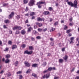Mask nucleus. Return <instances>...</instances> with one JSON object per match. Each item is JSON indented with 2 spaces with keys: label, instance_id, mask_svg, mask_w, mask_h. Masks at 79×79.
I'll use <instances>...</instances> for the list:
<instances>
[{
  "label": "nucleus",
  "instance_id": "f257e3e1",
  "mask_svg": "<svg viewBox=\"0 0 79 79\" xmlns=\"http://www.w3.org/2000/svg\"><path fill=\"white\" fill-rule=\"evenodd\" d=\"M45 3V2H43L42 1H40L37 3L36 5H37L39 8H41L42 6H41V5H42V4H43Z\"/></svg>",
  "mask_w": 79,
  "mask_h": 79
},
{
  "label": "nucleus",
  "instance_id": "f03ea898",
  "mask_svg": "<svg viewBox=\"0 0 79 79\" xmlns=\"http://www.w3.org/2000/svg\"><path fill=\"white\" fill-rule=\"evenodd\" d=\"M73 7L75 8H77V2L76 0L74 1Z\"/></svg>",
  "mask_w": 79,
  "mask_h": 79
},
{
  "label": "nucleus",
  "instance_id": "7ed1b4c3",
  "mask_svg": "<svg viewBox=\"0 0 79 79\" xmlns=\"http://www.w3.org/2000/svg\"><path fill=\"white\" fill-rule=\"evenodd\" d=\"M34 2L33 0H31L30 1V2L28 3V5L30 6H32L34 5Z\"/></svg>",
  "mask_w": 79,
  "mask_h": 79
},
{
  "label": "nucleus",
  "instance_id": "20e7f679",
  "mask_svg": "<svg viewBox=\"0 0 79 79\" xmlns=\"http://www.w3.org/2000/svg\"><path fill=\"white\" fill-rule=\"evenodd\" d=\"M67 3L69 6H70L71 7H74L73 5H74V4L72 2H67Z\"/></svg>",
  "mask_w": 79,
  "mask_h": 79
},
{
  "label": "nucleus",
  "instance_id": "39448f33",
  "mask_svg": "<svg viewBox=\"0 0 79 79\" xmlns=\"http://www.w3.org/2000/svg\"><path fill=\"white\" fill-rule=\"evenodd\" d=\"M24 64L25 66L27 67H30V65H31V64L28 63L27 62L25 61Z\"/></svg>",
  "mask_w": 79,
  "mask_h": 79
},
{
  "label": "nucleus",
  "instance_id": "423d86ee",
  "mask_svg": "<svg viewBox=\"0 0 79 79\" xmlns=\"http://www.w3.org/2000/svg\"><path fill=\"white\" fill-rule=\"evenodd\" d=\"M36 24L37 26H38L39 27H42L43 26L42 23H38L37 22H36Z\"/></svg>",
  "mask_w": 79,
  "mask_h": 79
},
{
  "label": "nucleus",
  "instance_id": "0eeeda50",
  "mask_svg": "<svg viewBox=\"0 0 79 79\" xmlns=\"http://www.w3.org/2000/svg\"><path fill=\"white\" fill-rule=\"evenodd\" d=\"M26 31L24 30H22L21 31V33L22 35H24L25 34H26Z\"/></svg>",
  "mask_w": 79,
  "mask_h": 79
},
{
  "label": "nucleus",
  "instance_id": "6e6552de",
  "mask_svg": "<svg viewBox=\"0 0 79 79\" xmlns=\"http://www.w3.org/2000/svg\"><path fill=\"white\" fill-rule=\"evenodd\" d=\"M68 58V56L67 55H65L64 57H63V59L65 61H66Z\"/></svg>",
  "mask_w": 79,
  "mask_h": 79
},
{
  "label": "nucleus",
  "instance_id": "1a4fd4ad",
  "mask_svg": "<svg viewBox=\"0 0 79 79\" xmlns=\"http://www.w3.org/2000/svg\"><path fill=\"white\" fill-rule=\"evenodd\" d=\"M49 13H50L49 12L45 11H44L43 12V14H44V15H48V14H49Z\"/></svg>",
  "mask_w": 79,
  "mask_h": 79
},
{
  "label": "nucleus",
  "instance_id": "9d476101",
  "mask_svg": "<svg viewBox=\"0 0 79 79\" xmlns=\"http://www.w3.org/2000/svg\"><path fill=\"white\" fill-rule=\"evenodd\" d=\"M74 39V37H72L70 38L71 41L70 42V44H72L73 42V40Z\"/></svg>",
  "mask_w": 79,
  "mask_h": 79
},
{
  "label": "nucleus",
  "instance_id": "9b49d317",
  "mask_svg": "<svg viewBox=\"0 0 79 79\" xmlns=\"http://www.w3.org/2000/svg\"><path fill=\"white\" fill-rule=\"evenodd\" d=\"M10 62V59H6V60H5V63H8Z\"/></svg>",
  "mask_w": 79,
  "mask_h": 79
},
{
  "label": "nucleus",
  "instance_id": "f8f14e48",
  "mask_svg": "<svg viewBox=\"0 0 79 79\" xmlns=\"http://www.w3.org/2000/svg\"><path fill=\"white\" fill-rule=\"evenodd\" d=\"M13 15H14V12H12L11 13V14H10L9 15V17H10V18H12V16H13Z\"/></svg>",
  "mask_w": 79,
  "mask_h": 79
},
{
  "label": "nucleus",
  "instance_id": "ddd939ff",
  "mask_svg": "<svg viewBox=\"0 0 79 79\" xmlns=\"http://www.w3.org/2000/svg\"><path fill=\"white\" fill-rule=\"evenodd\" d=\"M38 65V64H34L32 65V66L34 67V68H36V67H37Z\"/></svg>",
  "mask_w": 79,
  "mask_h": 79
},
{
  "label": "nucleus",
  "instance_id": "4468645a",
  "mask_svg": "<svg viewBox=\"0 0 79 79\" xmlns=\"http://www.w3.org/2000/svg\"><path fill=\"white\" fill-rule=\"evenodd\" d=\"M18 26H15L13 28V30L14 31L16 30V29L18 30Z\"/></svg>",
  "mask_w": 79,
  "mask_h": 79
},
{
  "label": "nucleus",
  "instance_id": "2eb2a0df",
  "mask_svg": "<svg viewBox=\"0 0 79 79\" xmlns=\"http://www.w3.org/2000/svg\"><path fill=\"white\" fill-rule=\"evenodd\" d=\"M59 63H62L63 62V60L62 59H60L59 60Z\"/></svg>",
  "mask_w": 79,
  "mask_h": 79
},
{
  "label": "nucleus",
  "instance_id": "dca6fc26",
  "mask_svg": "<svg viewBox=\"0 0 79 79\" xmlns=\"http://www.w3.org/2000/svg\"><path fill=\"white\" fill-rule=\"evenodd\" d=\"M50 74L47 73L46 75V79H48L50 77Z\"/></svg>",
  "mask_w": 79,
  "mask_h": 79
},
{
  "label": "nucleus",
  "instance_id": "f3484780",
  "mask_svg": "<svg viewBox=\"0 0 79 79\" xmlns=\"http://www.w3.org/2000/svg\"><path fill=\"white\" fill-rule=\"evenodd\" d=\"M5 58H6V59H8V58H10V55L7 54V55H6Z\"/></svg>",
  "mask_w": 79,
  "mask_h": 79
},
{
  "label": "nucleus",
  "instance_id": "a211bd4d",
  "mask_svg": "<svg viewBox=\"0 0 79 79\" xmlns=\"http://www.w3.org/2000/svg\"><path fill=\"white\" fill-rule=\"evenodd\" d=\"M19 34V31L18 30H17L15 32V34L16 35H17L18 34Z\"/></svg>",
  "mask_w": 79,
  "mask_h": 79
},
{
  "label": "nucleus",
  "instance_id": "6ab92c4d",
  "mask_svg": "<svg viewBox=\"0 0 79 79\" xmlns=\"http://www.w3.org/2000/svg\"><path fill=\"white\" fill-rule=\"evenodd\" d=\"M32 76H33L35 77L36 78H37V75L35 74V73H33L32 74Z\"/></svg>",
  "mask_w": 79,
  "mask_h": 79
},
{
  "label": "nucleus",
  "instance_id": "aec40b11",
  "mask_svg": "<svg viewBox=\"0 0 79 79\" xmlns=\"http://www.w3.org/2000/svg\"><path fill=\"white\" fill-rule=\"evenodd\" d=\"M16 47H17V46L16 45H13L12 47V50H14V49H15V48H16Z\"/></svg>",
  "mask_w": 79,
  "mask_h": 79
},
{
  "label": "nucleus",
  "instance_id": "412c9836",
  "mask_svg": "<svg viewBox=\"0 0 79 79\" xmlns=\"http://www.w3.org/2000/svg\"><path fill=\"white\" fill-rule=\"evenodd\" d=\"M3 6L4 7V6H7L8 5V3H3Z\"/></svg>",
  "mask_w": 79,
  "mask_h": 79
},
{
  "label": "nucleus",
  "instance_id": "4be33fe9",
  "mask_svg": "<svg viewBox=\"0 0 79 79\" xmlns=\"http://www.w3.org/2000/svg\"><path fill=\"white\" fill-rule=\"evenodd\" d=\"M68 28V26H66V25H64V30H66Z\"/></svg>",
  "mask_w": 79,
  "mask_h": 79
},
{
  "label": "nucleus",
  "instance_id": "5701e85b",
  "mask_svg": "<svg viewBox=\"0 0 79 79\" xmlns=\"http://www.w3.org/2000/svg\"><path fill=\"white\" fill-rule=\"evenodd\" d=\"M16 18L17 19H19L20 18V15H18L17 16H16Z\"/></svg>",
  "mask_w": 79,
  "mask_h": 79
},
{
  "label": "nucleus",
  "instance_id": "b1692460",
  "mask_svg": "<svg viewBox=\"0 0 79 79\" xmlns=\"http://www.w3.org/2000/svg\"><path fill=\"white\" fill-rule=\"evenodd\" d=\"M29 50H32L33 49V47L32 46H29Z\"/></svg>",
  "mask_w": 79,
  "mask_h": 79
},
{
  "label": "nucleus",
  "instance_id": "393cba45",
  "mask_svg": "<svg viewBox=\"0 0 79 79\" xmlns=\"http://www.w3.org/2000/svg\"><path fill=\"white\" fill-rule=\"evenodd\" d=\"M30 16H34V15H35V13L33 12L30 14Z\"/></svg>",
  "mask_w": 79,
  "mask_h": 79
},
{
  "label": "nucleus",
  "instance_id": "a878e982",
  "mask_svg": "<svg viewBox=\"0 0 79 79\" xmlns=\"http://www.w3.org/2000/svg\"><path fill=\"white\" fill-rule=\"evenodd\" d=\"M7 76V77H10V76H11V73H8L6 74Z\"/></svg>",
  "mask_w": 79,
  "mask_h": 79
},
{
  "label": "nucleus",
  "instance_id": "bb28decb",
  "mask_svg": "<svg viewBox=\"0 0 79 79\" xmlns=\"http://www.w3.org/2000/svg\"><path fill=\"white\" fill-rule=\"evenodd\" d=\"M24 54H28V50H27L24 52Z\"/></svg>",
  "mask_w": 79,
  "mask_h": 79
},
{
  "label": "nucleus",
  "instance_id": "cd10ccee",
  "mask_svg": "<svg viewBox=\"0 0 79 79\" xmlns=\"http://www.w3.org/2000/svg\"><path fill=\"white\" fill-rule=\"evenodd\" d=\"M52 70V67H49L48 68V71H51Z\"/></svg>",
  "mask_w": 79,
  "mask_h": 79
},
{
  "label": "nucleus",
  "instance_id": "c85d7f7f",
  "mask_svg": "<svg viewBox=\"0 0 79 79\" xmlns=\"http://www.w3.org/2000/svg\"><path fill=\"white\" fill-rule=\"evenodd\" d=\"M15 66H17L18 65V61H16L15 62Z\"/></svg>",
  "mask_w": 79,
  "mask_h": 79
},
{
  "label": "nucleus",
  "instance_id": "c756f323",
  "mask_svg": "<svg viewBox=\"0 0 79 79\" xmlns=\"http://www.w3.org/2000/svg\"><path fill=\"white\" fill-rule=\"evenodd\" d=\"M21 47L22 48H24L25 47H26V44H23L21 45Z\"/></svg>",
  "mask_w": 79,
  "mask_h": 79
},
{
  "label": "nucleus",
  "instance_id": "7c9ffc66",
  "mask_svg": "<svg viewBox=\"0 0 79 79\" xmlns=\"http://www.w3.org/2000/svg\"><path fill=\"white\" fill-rule=\"evenodd\" d=\"M31 27H30L28 29V32H31Z\"/></svg>",
  "mask_w": 79,
  "mask_h": 79
},
{
  "label": "nucleus",
  "instance_id": "2f4dec72",
  "mask_svg": "<svg viewBox=\"0 0 79 79\" xmlns=\"http://www.w3.org/2000/svg\"><path fill=\"white\" fill-rule=\"evenodd\" d=\"M33 52L32 51H30L29 52L28 51V55H31Z\"/></svg>",
  "mask_w": 79,
  "mask_h": 79
},
{
  "label": "nucleus",
  "instance_id": "473e14b6",
  "mask_svg": "<svg viewBox=\"0 0 79 79\" xmlns=\"http://www.w3.org/2000/svg\"><path fill=\"white\" fill-rule=\"evenodd\" d=\"M23 2L24 4H26V3H28V1L23 0Z\"/></svg>",
  "mask_w": 79,
  "mask_h": 79
},
{
  "label": "nucleus",
  "instance_id": "72a5a7b5",
  "mask_svg": "<svg viewBox=\"0 0 79 79\" xmlns=\"http://www.w3.org/2000/svg\"><path fill=\"white\" fill-rule=\"evenodd\" d=\"M30 69H28V70L27 71V72L26 73V74H28V73H30Z\"/></svg>",
  "mask_w": 79,
  "mask_h": 79
},
{
  "label": "nucleus",
  "instance_id": "f704fd0d",
  "mask_svg": "<svg viewBox=\"0 0 79 79\" xmlns=\"http://www.w3.org/2000/svg\"><path fill=\"white\" fill-rule=\"evenodd\" d=\"M71 32V30H69L66 31V33H67V34H69V32Z\"/></svg>",
  "mask_w": 79,
  "mask_h": 79
},
{
  "label": "nucleus",
  "instance_id": "c9c22d12",
  "mask_svg": "<svg viewBox=\"0 0 79 79\" xmlns=\"http://www.w3.org/2000/svg\"><path fill=\"white\" fill-rule=\"evenodd\" d=\"M43 64V66H46V65H47V63L45 62L43 64Z\"/></svg>",
  "mask_w": 79,
  "mask_h": 79
},
{
  "label": "nucleus",
  "instance_id": "e433bc0d",
  "mask_svg": "<svg viewBox=\"0 0 79 79\" xmlns=\"http://www.w3.org/2000/svg\"><path fill=\"white\" fill-rule=\"evenodd\" d=\"M36 39H41V37H40V36H38L37 37H36Z\"/></svg>",
  "mask_w": 79,
  "mask_h": 79
},
{
  "label": "nucleus",
  "instance_id": "4c0bfd02",
  "mask_svg": "<svg viewBox=\"0 0 79 79\" xmlns=\"http://www.w3.org/2000/svg\"><path fill=\"white\" fill-rule=\"evenodd\" d=\"M8 43L9 45H11L12 44V42L11 41H9Z\"/></svg>",
  "mask_w": 79,
  "mask_h": 79
},
{
  "label": "nucleus",
  "instance_id": "58836bf2",
  "mask_svg": "<svg viewBox=\"0 0 79 79\" xmlns=\"http://www.w3.org/2000/svg\"><path fill=\"white\" fill-rule=\"evenodd\" d=\"M37 21H41V18L40 17H38L37 18Z\"/></svg>",
  "mask_w": 79,
  "mask_h": 79
},
{
  "label": "nucleus",
  "instance_id": "ea45409f",
  "mask_svg": "<svg viewBox=\"0 0 79 79\" xmlns=\"http://www.w3.org/2000/svg\"><path fill=\"white\" fill-rule=\"evenodd\" d=\"M48 10L49 11H52V10H53V8L52 7H50L49 8Z\"/></svg>",
  "mask_w": 79,
  "mask_h": 79
},
{
  "label": "nucleus",
  "instance_id": "a19ab883",
  "mask_svg": "<svg viewBox=\"0 0 79 79\" xmlns=\"http://www.w3.org/2000/svg\"><path fill=\"white\" fill-rule=\"evenodd\" d=\"M58 22H55V23H54V25L55 26H56V25H58Z\"/></svg>",
  "mask_w": 79,
  "mask_h": 79
},
{
  "label": "nucleus",
  "instance_id": "79ce46f5",
  "mask_svg": "<svg viewBox=\"0 0 79 79\" xmlns=\"http://www.w3.org/2000/svg\"><path fill=\"white\" fill-rule=\"evenodd\" d=\"M21 29H22V27L20 26H18V30H21Z\"/></svg>",
  "mask_w": 79,
  "mask_h": 79
},
{
  "label": "nucleus",
  "instance_id": "37998d69",
  "mask_svg": "<svg viewBox=\"0 0 79 79\" xmlns=\"http://www.w3.org/2000/svg\"><path fill=\"white\" fill-rule=\"evenodd\" d=\"M38 31H39V32H41V31H42V29H40V28H39L38 29Z\"/></svg>",
  "mask_w": 79,
  "mask_h": 79
},
{
  "label": "nucleus",
  "instance_id": "c03bdc74",
  "mask_svg": "<svg viewBox=\"0 0 79 79\" xmlns=\"http://www.w3.org/2000/svg\"><path fill=\"white\" fill-rule=\"evenodd\" d=\"M5 23H6V24L8 23V20H6L5 21Z\"/></svg>",
  "mask_w": 79,
  "mask_h": 79
},
{
  "label": "nucleus",
  "instance_id": "a18cd8bd",
  "mask_svg": "<svg viewBox=\"0 0 79 79\" xmlns=\"http://www.w3.org/2000/svg\"><path fill=\"white\" fill-rule=\"evenodd\" d=\"M44 20H45V19H44V18H42V19L41 18V21H44Z\"/></svg>",
  "mask_w": 79,
  "mask_h": 79
},
{
  "label": "nucleus",
  "instance_id": "49530a36",
  "mask_svg": "<svg viewBox=\"0 0 79 79\" xmlns=\"http://www.w3.org/2000/svg\"><path fill=\"white\" fill-rule=\"evenodd\" d=\"M65 48H62V52H64V51L65 50Z\"/></svg>",
  "mask_w": 79,
  "mask_h": 79
},
{
  "label": "nucleus",
  "instance_id": "de8ad7c7",
  "mask_svg": "<svg viewBox=\"0 0 79 79\" xmlns=\"http://www.w3.org/2000/svg\"><path fill=\"white\" fill-rule=\"evenodd\" d=\"M34 29H37V25H35L34 26Z\"/></svg>",
  "mask_w": 79,
  "mask_h": 79
},
{
  "label": "nucleus",
  "instance_id": "09e8293b",
  "mask_svg": "<svg viewBox=\"0 0 79 79\" xmlns=\"http://www.w3.org/2000/svg\"><path fill=\"white\" fill-rule=\"evenodd\" d=\"M4 29H7V27L6 26V25H4L3 26Z\"/></svg>",
  "mask_w": 79,
  "mask_h": 79
},
{
  "label": "nucleus",
  "instance_id": "8fccbe9b",
  "mask_svg": "<svg viewBox=\"0 0 79 79\" xmlns=\"http://www.w3.org/2000/svg\"><path fill=\"white\" fill-rule=\"evenodd\" d=\"M31 39L32 41H34V40H35V39L33 37L31 38Z\"/></svg>",
  "mask_w": 79,
  "mask_h": 79
},
{
  "label": "nucleus",
  "instance_id": "3c124183",
  "mask_svg": "<svg viewBox=\"0 0 79 79\" xmlns=\"http://www.w3.org/2000/svg\"><path fill=\"white\" fill-rule=\"evenodd\" d=\"M19 78L20 79H22L23 78V76L21 75H20L19 77Z\"/></svg>",
  "mask_w": 79,
  "mask_h": 79
},
{
  "label": "nucleus",
  "instance_id": "603ef678",
  "mask_svg": "<svg viewBox=\"0 0 79 79\" xmlns=\"http://www.w3.org/2000/svg\"><path fill=\"white\" fill-rule=\"evenodd\" d=\"M54 45V43H53V42L51 43V46H53Z\"/></svg>",
  "mask_w": 79,
  "mask_h": 79
},
{
  "label": "nucleus",
  "instance_id": "864d4df0",
  "mask_svg": "<svg viewBox=\"0 0 79 79\" xmlns=\"http://www.w3.org/2000/svg\"><path fill=\"white\" fill-rule=\"evenodd\" d=\"M47 28H45L43 30V32H45V31H47Z\"/></svg>",
  "mask_w": 79,
  "mask_h": 79
},
{
  "label": "nucleus",
  "instance_id": "5fc2aeb1",
  "mask_svg": "<svg viewBox=\"0 0 79 79\" xmlns=\"http://www.w3.org/2000/svg\"><path fill=\"white\" fill-rule=\"evenodd\" d=\"M45 78H46V75H44V76L43 77V79H45Z\"/></svg>",
  "mask_w": 79,
  "mask_h": 79
},
{
  "label": "nucleus",
  "instance_id": "6e6d98bb",
  "mask_svg": "<svg viewBox=\"0 0 79 79\" xmlns=\"http://www.w3.org/2000/svg\"><path fill=\"white\" fill-rule=\"evenodd\" d=\"M69 37H71L72 35V34L71 33H69L68 35Z\"/></svg>",
  "mask_w": 79,
  "mask_h": 79
},
{
  "label": "nucleus",
  "instance_id": "4d7b16f0",
  "mask_svg": "<svg viewBox=\"0 0 79 79\" xmlns=\"http://www.w3.org/2000/svg\"><path fill=\"white\" fill-rule=\"evenodd\" d=\"M58 77H54V79H58Z\"/></svg>",
  "mask_w": 79,
  "mask_h": 79
},
{
  "label": "nucleus",
  "instance_id": "13d9d810",
  "mask_svg": "<svg viewBox=\"0 0 79 79\" xmlns=\"http://www.w3.org/2000/svg\"><path fill=\"white\" fill-rule=\"evenodd\" d=\"M17 74H21V71H19L17 73Z\"/></svg>",
  "mask_w": 79,
  "mask_h": 79
},
{
  "label": "nucleus",
  "instance_id": "bf43d9fd",
  "mask_svg": "<svg viewBox=\"0 0 79 79\" xmlns=\"http://www.w3.org/2000/svg\"><path fill=\"white\" fill-rule=\"evenodd\" d=\"M27 9H28V7H27L26 9H25V11H27Z\"/></svg>",
  "mask_w": 79,
  "mask_h": 79
},
{
  "label": "nucleus",
  "instance_id": "052dcab7",
  "mask_svg": "<svg viewBox=\"0 0 79 79\" xmlns=\"http://www.w3.org/2000/svg\"><path fill=\"white\" fill-rule=\"evenodd\" d=\"M51 30H52V31H53L55 30V28L53 27H52V28L51 29Z\"/></svg>",
  "mask_w": 79,
  "mask_h": 79
},
{
  "label": "nucleus",
  "instance_id": "680f3d73",
  "mask_svg": "<svg viewBox=\"0 0 79 79\" xmlns=\"http://www.w3.org/2000/svg\"><path fill=\"white\" fill-rule=\"evenodd\" d=\"M35 16H33L32 17L31 19H35Z\"/></svg>",
  "mask_w": 79,
  "mask_h": 79
},
{
  "label": "nucleus",
  "instance_id": "e2e57ef3",
  "mask_svg": "<svg viewBox=\"0 0 79 79\" xmlns=\"http://www.w3.org/2000/svg\"><path fill=\"white\" fill-rule=\"evenodd\" d=\"M75 68H73L72 69L71 71L72 72H73L74 71Z\"/></svg>",
  "mask_w": 79,
  "mask_h": 79
},
{
  "label": "nucleus",
  "instance_id": "0e129e2a",
  "mask_svg": "<svg viewBox=\"0 0 79 79\" xmlns=\"http://www.w3.org/2000/svg\"><path fill=\"white\" fill-rule=\"evenodd\" d=\"M55 5L56 6H58V5H59V4L58 3H56Z\"/></svg>",
  "mask_w": 79,
  "mask_h": 79
},
{
  "label": "nucleus",
  "instance_id": "69168bd1",
  "mask_svg": "<svg viewBox=\"0 0 79 79\" xmlns=\"http://www.w3.org/2000/svg\"><path fill=\"white\" fill-rule=\"evenodd\" d=\"M28 20L27 19L25 21V23H28Z\"/></svg>",
  "mask_w": 79,
  "mask_h": 79
},
{
  "label": "nucleus",
  "instance_id": "338daca9",
  "mask_svg": "<svg viewBox=\"0 0 79 79\" xmlns=\"http://www.w3.org/2000/svg\"><path fill=\"white\" fill-rule=\"evenodd\" d=\"M9 34H12V31H9Z\"/></svg>",
  "mask_w": 79,
  "mask_h": 79
},
{
  "label": "nucleus",
  "instance_id": "774afa93",
  "mask_svg": "<svg viewBox=\"0 0 79 79\" xmlns=\"http://www.w3.org/2000/svg\"><path fill=\"white\" fill-rule=\"evenodd\" d=\"M75 79H79V77L78 76H77L76 77Z\"/></svg>",
  "mask_w": 79,
  "mask_h": 79
}]
</instances>
